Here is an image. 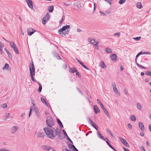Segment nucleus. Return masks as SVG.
Here are the masks:
<instances>
[{"instance_id":"obj_1","label":"nucleus","mask_w":151,"mask_h":151,"mask_svg":"<svg viewBox=\"0 0 151 151\" xmlns=\"http://www.w3.org/2000/svg\"><path fill=\"white\" fill-rule=\"evenodd\" d=\"M43 130L47 137L52 139H54V137L56 136L58 131H59L58 129L56 130L55 128H52L51 131L47 127L44 128Z\"/></svg>"},{"instance_id":"obj_2","label":"nucleus","mask_w":151,"mask_h":151,"mask_svg":"<svg viewBox=\"0 0 151 151\" xmlns=\"http://www.w3.org/2000/svg\"><path fill=\"white\" fill-rule=\"evenodd\" d=\"M46 122L47 125L50 127H52L54 124V120L50 116H47Z\"/></svg>"},{"instance_id":"obj_3","label":"nucleus","mask_w":151,"mask_h":151,"mask_svg":"<svg viewBox=\"0 0 151 151\" xmlns=\"http://www.w3.org/2000/svg\"><path fill=\"white\" fill-rule=\"evenodd\" d=\"M10 43V45L12 47L14 50L15 51L16 53L17 54H19V52L17 47L16 46L14 42H9Z\"/></svg>"},{"instance_id":"obj_4","label":"nucleus","mask_w":151,"mask_h":151,"mask_svg":"<svg viewBox=\"0 0 151 151\" xmlns=\"http://www.w3.org/2000/svg\"><path fill=\"white\" fill-rule=\"evenodd\" d=\"M31 66L29 67L30 76H35V68L33 62H32V63H31Z\"/></svg>"},{"instance_id":"obj_5","label":"nucleus","mask_w":151,"mask_h":151,"mask_svg":"<svg viewBox=\"0 0 151 151\" xmlns=\"http://www.w3.org/2000/svg\"><path fill=\"white\" fill-rule=\"evenodd\" d=\"M112 86L113 87L114 91L117 95L120 96V93L118 91L116 87V86L115 83H112Z\"/></svg>"},{"instance_id":"obj_6","label":"nucleus","mask_w":151,"mask_h":151,"mask_svg":"<svg viewBox=\"0 0 151 151\" xmlns=\"http://www.w3.org/2000/svg\"><path fill=\"white\" fill-rule=\"evenodd\" d=\"M50 19V15L47 13L46 15L42 19V23L44 24H46V22H47Z\"/></svg>"},{"instance_id":"obj_7","label":"nucleus","mask_w":151,"mask_h":151,"mask_svg":"<svg viewBox=\"0 0 151 151\" xmlns=\"http://www.w3.org/2000/svg\"><path fill=\"white\" fill-rule=\"evenodd\" d=\"M69 71L70 72L72 73H73L75 72L77 76H79V75H80V73L78 72L76 69L74 67L70 68Z\"/></svg>"},{"instance_id":"obj_8","label":"nucleus","mask_w":151,"mask_h":151,"mask_svg":"<svg viewBox=\"0 0 151 151\" xmlns=\"http://www.w3.org/2000/svg\"><path fill=\"white\" fill-rule=\"evenodd\" d=\"M119 138L121 142L124 145L127 147H129V145H128V142L125 139L121 137H119Z\"/></svg>"},{"instance_id":"obj_9","label":"nucleus","mask_w":151,"mask_h":151,"mask_svg":"<svg viewBox=\"0 0 151 151\" xmlns=\"http://www.w3.org/2000/svg\"><path fill=\"white\" fill-rule=\"evenodd\" d=\"M35 30L32 28H29L27 30L28 35L29 36L32 35L33 33L35 32Z\"/></svg>"},{"instance_id":"obj_10","label":"nucleus","mask_w":151,"mask_h":151,"mask_svg":"<svg viewBox=\"0 0 151 151\" xmlns=\"http://www.w3.org/2000/svg\"><path fill=\"white\" fill-rule=\"evenodd\" d=\"M18 129V127L17 126H14L12 127L11 129V133L12 134L15 133Z\"/></svg>"},{"instance_id":"obj_11","label":"nucleus","mask_w":151,"mask_h":151,"mask_svg":"<svg viewBox=\"0 0 151 151\" xmlns=\"http://www.w3.org/2000/svg\"><path fill=\"white\" fill-rule=\"evenodd\" d=\"M52 54L53 56L55 57L58 60H61V58L60 56L55 51H53L52 52Z\"/></svg>"},{"instance_id":"obj_12","label":"nucleus","mask_w":151,"mask_h":151,"mask_svg":"<svg viewBox=\"0 0 151 151\" xmlns=\"http://www.w3.org/2000/svg\"><path fill=\"white\" fill-rule=\"evenodd\" d=\"M70 28V26L68 25L63 26L62 28H61L60 29H59L58 30V32L60 33V32H63L65 30L67 29H69Z\"/></svg>"},{"instance_id":"obj_13","label":"nucleus","mask_w":151,"mask_h":151,"mask_svg":"<svg viewBox=\"0 0 151 151\" xmlns=\"http://www.w3.org/2000/svg\"><path fill=\"white\" fill-rule=\"evenodd\" d=\"M26 1L27 2V5L29 8L32 9L33 8L32 5V2L31 0H26Z\"/></svg>"},{"instance_id":"obj_14","label":"nucleus","mask_w":151,"mask_h":151,"mask_svg":"<svg viewBox=\"0 0 151 151\" xmlns=\"http://www.w3.org/2000/svg\"><path fill=\"white\" fill-rule=\"evenodd\" d=\"M74 7L75 8V9H78L83 7L81 4L79 3L75 4L74 5Z\"/></svg>"},{"instance_id":"obj_15","label":"nucleus","mask_w":151,"mask_h":151,"mask_svg":"<svg viewBox=\"0 0 151 151\" xmlns=\"http://www.w3.org/2000/svg\"><path fill=\"white\" fill-rule=\"evenodd\" d=\"M111 60L114 61L115 62L117 60V56L116 54H111L110 55Z\"/></svg>"},{"instance_id":"obj_16","label":"nucleus","mask_w":151,"mask_h":151,"mask_svg":"<svg viewBox=\"0 0 151 151\" xmlns=\"http://www.w3.org/2000/svg\"><path fill=\"white\" fill-rule=\"evenodd\" d=\"M93 109L94 113L97 114L98 112H100V110L98 107L96 105L93 106Z\"/></svg>"},{"instance_id":"obj_17","label":"nucleus","mask_w":151,"mask_h":151,"mask_svg":"<svg viewBox=\"0 0 151 151\" xmlns=\"http://www.w3.org/2000/svg\"><path fill=\"white\" fill-rule=\"evenodd\" d=\"M139 127V129L142 131L145 130L144 125L142 123L139 122L138 123Z\"/></svg>"},{"instance_id":"obj_18","label":"nucleus","mask_w":151,"mask_h":151,"mask_svg":"<svg viewBox=\"0 0 151 151\" xmlns=\"http://www.w3.org/2000/svg\"><path fill=\"white\" fill-rule=\"evenodd\" d=\"M57 135L59 139L61 140L63 139V137L62 136V135L60 133V130L58 131V134Z\"/></svg>"},{"instance_id":"obj_19","label":"nucleus","mask_w":151,"mask_h":151,"mask_svg":"<svg viewBox=\"0 0 151 151\" xmlns=\"http://www.w3.org/2000/svg\"><path fill=\"white\" fill-rule=\"evenodd\" d=\"M45 135V134L44 132H38L37 133V136L38 137H43Z\"/></svg>"},{"instance_id":"obj_20","label":"nucleus","mask_w":151,"mask_h":151,"mask_svg":"<svg viewBox=\"0 0 151 151\" xmlns=\"http://www.w3.org/2000/svg\"><path fill=\"white\" fill-rule=\"evenodd\" d=\"M4 47V45L1 42H0V54L2 55L3 53V49Z\"/></svg>"},{"instance_id":"obj_21","label":"nucleus","mask_w":151,"mask_h":151,"mask_svg":"<svg viewBox=\"0 0 151 151\" xmlns=\"http://www.w3.org/2000/svg\"><path fill=\"white\" fill-rule=\"evenodd\" d=\"M42 148L43 149L47 151L49 150L52 148L50 146L46 145H43L42 146Z\"/></svg>"},{"instance_id":"obj_22","label":"nucleus","mask_w":151,"mask_h":151,"mask_svg":"<svg viewBox=\"0 0 151 151\" xmlns=\"http://www.w3.org/2000/svg\"><path fill=\"white\" fill-rule=\"evenodd\" d=\"M97 134L99 138H101L102 139H104V137L99 131L98 132Z\"/></svg>"},{"instance_id":"obj_23","label":"nucleus","mask_w":151,"mask_h":151,"mask_svg":"<svg viewBox=\"0 0 151 151\" xmlns=\"http://www.w3.org/2000/svg\"><path fill=\"white\" fill-rule=\"evenodd\" d=\"M103 111L106 115V116L108 118H109L110 117V115L109 113H108V111L106 110V109H104Z\"/></svg>"},{"instance_id":"obj_24","label":"nucleus","mask_w":151,"mask_h":151,"mask_svg":"<svg viewBox=\"0 0 151 151\" xmlns=\"http://www.w3.org/2000/svg\"><path fill=\"white\" fill-rule=\"evenodd\" d=\"M106 52L109 53H111L112 52L111 49L110 48L108 47L105 50Z\"/></svg>"},{"instance_id":"obj_25","label":"nucleus","mask_w":151,"mask_h":151,"mask_svg":"<svg viewBox=\"0 0 151 151\" xmlns=\"http://www.w3.org/2000/svg\"><path fill=\"white\" fill-rule=\"evenodd\" d=\"M57 122L58 123V124L59 125V126L60 127H61L62 128L63 127V125L62 123L58 119H57Z\"/></svg>"},{"instance_id":"obj_26","label":"nucleus","mask_w":151,"mask_h":151,"mask_svg":"<svg viewBox=\"0 0 151 151\" xmlns=\"http://www.w3.org/2000/svg\"><path fill=\"white\" fill-rule=\"evenodd\" d=\"M53 6H51L49 7L48 8V11L50 12H52L53 9Z\"/></svg>"},{"instance_id":"obj_27","label":"nucleus","mask_w":151,"mask_h":151,"mask_svg":"<svg viewBox=\"0 0 151 151\" xmlns=\"http://www.w3.org/2000/svg\"><path fill=\"white\" fill-rule=\"evenodd\" d=\"M137 7L139 9H141L142 7L141 3L140 2H138L137 4Z\"/></svg>"},{"instance_id":"obj_28","label":"nucleus","mask_w":151,"mask_h":151,"mask_svg":"<svg viewBox=\"0 0 151 151\" xmlns=\"http://www.w3.org/2000/svg\"><path fill=\"white\" fill-rule=\"evenodd\" d=\"M100 66L103 68H105L106 67V65H105L104 62L101 61V62Z\"/></svg>"},{"instance_id":"obj_29","label":"nucleus","mask_w":151,"mask_h":151,"mask_svg":"<svg viewBox=\"0 0 151 151\" xmlns=\"http://www.w3.org/2000/svg\"><path fill=\"white\" fill-rule=\"evenodd\" d=\"M91 125L96 130H98L97 125L95 123L93 122L92 124H91Z\"/></svg>"},{"instance_id":"obj_30","label":"nucleus","mask_w":151,"mask_h":151,"mask_svg":"<svg viewBox=\"0 0 151 151\" xmlns=\"http://www.w3.org/2000/svg\"><path fill=\"white\" fill-rule=\"evenodd\" d=\"M130 119L132 121H135L136 117L134 115H132L130 116Z\"/></svg>"},{"instance_id":"obj_31","label":"nucleus","mask_w":151,"mask_h":151,"mask_svg":"<svg viewBox=\"0 0 151 151\" xmlns=\"http://www.w3.org/2000/svg\"><path fill=\"white\" fill-rule=\"evenodd\" d=\"M41 101H42V102L44 104H45V105H47V103L45 100V99L43 97H41Z\"/></svg>"},{"instance_id":"obj_32","label":"nucleus","mask_w":151,"mask_h":151,"mask_svg":"<svg viewBox=\"0 0 151 151\" xmlns=\"http://www.w3.org/2000/svg\"><path fill=\"white\" fill-rule=\"evenodd\" d=\"M9 67V64H8L6 63L5 64V65L3 67V69L4 70L6 69H8Z\"/></svg>"},{"instance_id":"obj_33","label":"nucleus","mask_w":151,"mask_h":151,"mask_svg":"<svg viewBox=\"0 0 151 151\" xmlns=\"http://www.w3.org/2000/svg\"><path fill=\"white\" fill-rule=\"evenodd\" d=\"M137 108L141 110L142 109V106H141V104L140 103H137Z\"/></svg>"},{"instance_id":"obj_34","label":"nucleus","mask_w":151,"mask_h":151,"mask_svg":"<svg viewBox=\"0 0 151 151\" xmlns=\"http://www.w3.org/2000/svg\"><path fill=\"white\" fill-rule=\"evenodd\" d=\"M39 88L38 89V91L39 92H41V90L42 89V86L39 83Z\"/></svg>"},{"instance_id":"obj_35","label":"nucleus","mask_w":151,"mask_h":151,"mask_svg":"<svg viewBox=\"0 0 151 151\" xmlns=\"http://www.w3.org/2000/svg\"><path fill=\"white\" fill-rule=\"evenodd\" d=\"M106 131L108 133H109V134L111 135V136H112V137H114V135L112 133V132L110 131V130H109V129H107V130H106Z\"/></svg>"},{"instance_id":"obj_36","label":"nucleus","mask_w":151,"mask_h":151,"mask_svg":"<svg viewBox=\"0 0 151 151\" xmlns=\"http://www.w3.org/2000/svg\"><path fill=\"white\" fill-rule=\"evenodd\" d=\"M126 1V0H119V3L120 4H122L124 3Z\"/></svg>"},{"instance_id":"obj_37","label":"nucleus","mask_w":151,"mask_h":151,"mask_svg":"<svg viewBox=\"0 0 151 151\" xmlns=\"http://www.w3.org/2000/svg\"><path fill=\"white\" fill-rule=\"evenodd\" d=\"M8 56L9 59L10 60H12V54L11 53H9V54H8Z\"/></svg>"},{"instance_id":"obj_38","label":"nucleus","mask_w":151,"mask_h":151,"mask_svg":"<svg viewBox=\"0 0 151 151\" xmlns=\"http://www.w3.org/2000/svg\"><path fill=\"white\" fill-rule=\"evenodd\" d=\"M141 37H136L134 38L133 39L136 41H138L141 39Z\"/></svg>"},{"instance_id":"obj_39","label":"nucleus","mask_w":151,"mask_h":151,"mask_svg":"<svg viewBox=\"0 0 151 151\" xmlns=\"http://www.w3.org/2000/svg\"><path fill=\"white\" fill-rule=\"evenodd\" d=\"M66 138L72 144H73V142L71 140V139L68 136V135L67 136H66Z\"/></svg>"},{"instance_id":"obj_40","label":"nucleus","mask_w":151,"mask_h":151,"mask_svg":"<svg viewBox=\"0 0 151 151\" xmlns=\"http://www.w3.org/2000/svg\"><path fill=\"white\" fill-rule=\"evenodd\" d=\"M145 74L146 75L151 76V72L149 71H147L145 73Z\"/></svg>"},{"instance_id":"obj_41","label":"nucleus","mask_w":151,"mask_h":151,"mask_svg":"<svg viewBox=\"0 0 151 151\" xmlns=\"http://www.w3.org/2000/svg\"><path fill=\"white\" fill-rule=\"evenodd\" d=\"M59 33L60 35H62V36H63V35H65L67 34L66 33L65 31L64 32H60V33Z\"/></svg>"},{"instance_id":"obj_42","label":"nucleus","mask_w":151,"mask_h":151,"mask_svg":"<svg viewBox=\"0 0 151 151\" xmlns=\"http://www.w3.org/2000/svg\"><path fill=\"white\" fill-rule=\"evenodd\" d=\"M127 126H128V127L129 128V129H130L131 130L132 129V126L131 125V124H127Z\"/></svg>"},{"instance_id":"obj_43","label":"nucleus","mask_w":151,"mask_h":151,"mask_svg":"<svg viewBox=\"0 0 151 151\" xmlns=\"http://www.w3.org/2000/svg\"><path fill=\"white\" fill-rule=\"evenodd\" d=\"M7 105L5 103L4 104H3L2 105V107L3 108H6L7 107Z\"/></svg>"},{"instance_id":"obj_44","label":"nucleus","mask_w":151,"mask_h":151,"mask_svg":"<svg viewBox=\"0 0 151 151\" xmlns=\"http://www.w3.org/2000/svg\"><path fill=\"white\" fill-rule=\"evenodd\" d=\"M0 151H10V150L5 148H1L0 149Z\"/></svg>"},{"instance_id":"obj_45","label":"nucleus","mask_w":151,"mask_h":151,"mask_svg":"<svg viewBox=\"0 0 151 151\" xmlns=\"http://www.w3.org/2000/svg\"><path fill=\"white\" fill-rule=\"evenodd\" d=\"M87 119L88 120V121L90 122V123L91 124H92V123H93V122L91 120V119L89 117H87Z\"/></svg>"},{"instance_id":"obj_46","label":"nucleus","mask_w":151,"mask_h":151,"mask_svg":"<svg viewBox=\"0 0 151 151\" xmlns=\"http://www.w3.org/2000/svg\"><path fill=\"white\" fill-rule=\"evenodd\" d=\"M137 65L139 67L141 68H143V69H145V68L144 67V66H143L141 65H139V64L138 63H137Z\"/></svg>"},{"instance_id":"obj_47","label":"nucleus","mask_w":151,"mask_h":151,"mask_svg":"<svg viewBox=\"0 0 151 151\" xmlns=\"http://www.w3.org/2000/svg\"><path fill=\"white\" fill-rule=\"evenodd\" d=\"M96 42V41H95L94 40H91L90 41V43L92 44L95 43Z\"/></svg>"},{"instance_id":"obj_48","label":"nucleus","mask_w":151,"mask_h":151,"mask_svg":"<svg viewBox=\"0 0 151 151\" xmlns=\"http://www.w3.org/2000/svg\"><path fill=\"white\" fill-rule=\"evenodd\" d=\"M98 42L96 41L95 43L94 44V45L96 47L97 46L98 47Z\"/></svg>"},{"instance_id":"obj_49","label":"nucleus","mask_w":151,"mask_h":151,"mask_svg":"<svg viewBox=\"0 0 151 151\" xmlns=\"http://www.w3.org/2000/svg\"><path fill=\"white\" fill-rule=\"evenodd\" d=\"M120 32H117L116 33H115L114 35H115V36H117L118 37H119V36L120 35Z\"/></svg>"},{"instance_id":"obj_50","label":"nucleus","mask_w":151,"mask_h":151,"mask_svg":"<svg viewBox=\"0 0 151 151\" xmlns=\"http://www.w3.org/2000/svg\"><path fill=\"white\" fill-rule=\"evenodd\" d=\"M104 0L108 2L110 4H111L112 3L111 0Z\"/></svg>"},{"instance_id":"obj_51","label":"nucleus","mask_w":151,"mask_h":151,"mask_svg":"<svg viewBox=\"0 0 151 151\" xmlns=\"http://www.w3.org/2000/svg\"><path fill=\"white\" fill-rule=\"evenodd\" d=\"M71 147H72V148H73V149L74 150H73V151H74L75 150H76V149H77L76 147H75V146H74V145H71Z\"/></svg>"},{"instance_id":"obj_52","label":"nucleus","mask_w":151,"mask_h":151,"mask_svg":"<svg viewBox=\"0 0 151 151\" xmlns=\"http://www.w3.org/2000/svg\"><path fill=\"white\" fill-rule=\"evenodd\" d=\"M140 149L142 150V151H145V150L143 146H141L140 147Z\"/></svg>"},{"instance_id":"obj_53","label":"nucleus","mask_w":151,"mask_h":151,"mask_svg":"<svg viewBox=\"0 0 151 151\" xmlns=\"http://www.w3.org/2000/svg\"><path fill=\"white\" fill-rule=\"evenodd\" d=\"M63 67L64 69H66L67 68V65H66V64H64L63 65Z\"/></svg>"},{"instance_id":"obj_54","label":"nucleus","mask_w":151,"mask_h":151,"mask_svg":"<svg viewBox=\"0 0 151 151\" xmlns=\"http://www.w3.org/2000/svg\"><path fill=\"white\" fill-rule=\"evenodd\" d=\"M97 102L100 105L101 104H102V103L99 100V99H97Z\"/></svg>"},{"instance_id":"obj_55","label":"nucleus","mask_w":151,"mask_h":151,"mask_svg":"<svg viewBox=\"0 0 151 151\" xmlns=\"http://www.w3.org/2000/svg\"><path fill=\"white\" fill-rule=\"evenodd\" d=\"M99 12L101 13V14H102L103 16L106 15V14L105 13L101 12V11H100Z\"/></svg>"},{"instance_id":"obj_56","label":"nucleus","mask_w":151,"mask_h":151,"mask_svg":"<svg viewBox=\"0 0 151 151\" xmlns=\"http://www.w3.org/2000/svg\"><path fill=\"white\" fill-rule=\"evenodd\" d=\"M71 145H72L71 144H69L68 146V147L69 149H71L72 150H74L73 149V148H72V147Z\"/></svg>"},{"instance_id":"obj_57","label":"nucleus","mask_w":151,"mask_h":151,"mask_svg":"<svg viewBox=\"0 0 151 151\" xmlns=\"http://www.w3.org/2000/svg\"><path fill=\"white\" fill-rule=\"evenodd\" d=\"M122 149L124 151H130L128 149L124 147H123Z\"/></svg>"},{"instance_id":"obj_58","label":"nucleus","mask_w":151,"mask_h":151,"mask_svg":"<svg viewBox=\"0 0 151 151\" xmlns=\"http://www.w3.org/2000/svg\"><path fill=\"white\" fill-rule=\"evenodd\" d=\"M124 91L126 95H128V91H127V90L126 89H124Z\"/></svg>"},{"instance_id":"obj_59","label":"nucleus","mask_w":151,"mask_h":151,"mask_svg":"<svg viewBox=\"0 0 151 151\" xmlns=\"http://www.w3.org/2000/svg\"><path fill=\"white\" fill-rule=\"evenodd\" d=\"M143 54H148L149 55L150 54V53L148 52H143Z\"/></svg>"},{"instance_id":"obj_60","label":"nucleus","mask_w":151,"mask_h":151,"mask_svg":"<svg viewBox=\"0 0 151 151\" xmlns=\"http://www.w3.org/2000/svg\"><path fill=\"white\" fill-rule=\"evenodd\" d=\"M36 114L37 116L38 117H39L40 113H39V112H38V111H36Z\"/></svg>"},{"instance_id":"obj_61","label":"nucleus","mask_w":151,"mask_h":151,"mask_svg":"<svg viewBox=\"0 0 151 151\" xmlns=\"http://www.w3.org/2000/svg\"><path fill=\"white\" fill-rule=\"evenodd\" d=\"M100 105L101 106V108L103 110L105 109L104 107V105L102 104H101Z\"/></svg>"},{"instance_id":"obj_62","label":"nucleus","mask_w":151,"mask_h":151,"mask_svg":"<svg viewBox=\"0 0 151 151\" xmlns=\"http://www.w3.org/2000/svg\"><path fill=\"white\" fill-rule=\"evenodd\" d=\"M106 142L107 145L109 146L110 147L111 145L110 144V143L109 142V141H106Z\"/></svg>"},{"instance_id":"obj_63","label":"nucleus","mask_w":151,"mask_h":151,"mask_svg":"<svg viewBox=\"0 0 151 151\" xmlns=\"http://www.w3.org/2000/svg\"><path fill=\"white\" fill-rule=\"evenodd\" d=\"M77 90L79 92L81 93L82 94H83V93L82 92V91H81L80 89H79L78 88H77Z\"/></svg>"},{"instance_id":"obj_64","label":"nucleus","mask_w":151,"mask_h":151,"mask_svg":"<svg viewBox=\"0 0 151 151\" xmlns=\"http://www.w3.org/2000/svg\"><path fill=\"white\" fill-rule=\"evenodd\" d=\"M149 129L150 131L151 132V124L149 125Z\"/></svg>"}]
</instances>
